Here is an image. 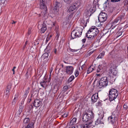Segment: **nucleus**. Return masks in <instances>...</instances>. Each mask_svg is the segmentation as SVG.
<instances>
[{"instance_id":"nucleus-1","label":"nucleus","mask_w":128,"mask_h":128,"mask_svg":"<svg viewBox=\"0 0 128 128\" xmlns=\"http://www.w3.org/2000/svg\"><path fill=\"white\" fill-rule=\"evenodd\" d=\"M99 32L96 27L92 26L87 32L86 36L90 40H91L92 42H94Z\"/></svg>"},{"instance_id":"nucleus-2","label":"nucleus","mask_w":128,"mask_h":128,"mask_svg":"<svg viewBox=\"0 0 128 128\" xmlns=\"http://www.w3.org/2000/svg\"><path fill=\"white\" fill-rule=\"evenodd\" d=\"M82 29L80 27H76L72 31L71 34V37L72 39L80 36L82 32Z\"/></svg>"},{"instance_id":"nucleus-3","label":"nucleus","mask_w":128,"mask_h":128,"mask_svg":"<svg viewBox=\"0 0 128 128\" xmlns=\"http://www.w3.org/2000/svg\"><path fill=\"white\" fill-rule=\"evenodd\" d=\"M117 92V90L114 88L110 90L108 96L110 101H111L114 100L117 97L118 95Z\"/></svg>"},{"instance_id":"nucleus-4","label":"nucleus","mask_w":128,"mask_h":128,"mask_svg":"<svg viewBox=\"0 0 128 128\" xmlns=\"http://www.w3.org/2000/svg\"><path fill=\"white\" fill-rule=\"evenodd\" d=\"M45 0H40V8L42 9H44L41 12V14H39V16L41 15L44 17H45L46 14L47 8L46 5L45 4Z\"/></svg>"},{"instance_id":"nucleus-5","label":"nucleus","mask_w":128,"mask_h":128,"mask_svg":"<svg viewBox=\"0 0 128 128\" xmlns=\"http://www.w3.org/2000/svg\"><path fill=\"white\" fill-rule=\"evenodd\" d=\"M108 80L107 77L104 76L100 78L98 86L100 88L106 87L108 85Z\"/></svg>"},{"instance_id":"nucleus-6","label":"nucleus","mask_w":128,"mask_h":128,"mask_svg":"<svg viewBox=\"0 0 128 128\" xmlns=\"http://www.w3.org/2000/svg\"><path fill=\"white\" fill-rule=\"evenodd\" d=\"M124 19V15L119 16L114 21L112 24V25H115L119 24L121 21Z\"/></svg>"},{"instance_id":"nucleus-7","label":"nucleus","mask_w":128,"mask_h":128,"mask_svg":"<svg viewBox=\"0 0 128 128\" xmlns=\"http://www.w3.org/2000/svg\"><path fill=\"white\" fill-rule=\"evenodd\" d=\"M66 72L68 74L71 75L73 72L74 68L72 66H66L65 67Z\"/></svg>"},{"instance_id":"nucleus-8","label":"nucleus","mask_w":128,"mask_h":128,"mask_svg":"<svg viewBox=\"0 0 128 128\" xmlns=\"http://www.w3.org/2000/svg\"><path fill=\"white\" fill-rule=\"evenodd\" d=\"M117 120V118L115 116L114 114H112L111 116L109 117L108 118V120L112 124H115Z\"/></svg>"},{"instance_id":"nucleus-9","label":"nucleus","mask_w":128,"mask_h":128,"mask_svg":"<svg viewBox=\"0 0 128 128\" xmlns=\"http://www.w3.org/2000/svg\"><path fill=\"white\" fill-rule=\"evenodd\" d=\"M78 5L76 3H74L68 9L67 12H71L73 11L77 8Z\"/></svg>"},{"instance_id":"nucleus-10","label":"nucleus","mask_w":128,"mask_h":128,"mask_svg":"<svg viewBox=\"0 0 128 128\" xmlns=\"http://www.w3.org/2000/svg\"><path fill=\"white\" fill-rule=\"evenodd\" d=\"M42 103V100L36 99L34 100V105L36 107H38L40 106Z\"/></svg>"},{"instance_id":"nucleus-11","label":"nucleus","mask_w":128,"mask_h":128,"mask_svg":"<svg viewBox=\"0 0 128 128\" xmlns=\"http://www.w3.org/2000/svg\"><path fill=\"white\" fill-rule=\"evenodd\" d=\"M82 120L84 122H88L91 119L90 117L88 116L86 112L84 113L83 114Z\"/></svg>"},{"instance_id":"nucleus-12","label":"nucleus","mask_w":128,"mask_h":128,"mask_svg":"<svg viewBox=\"0 0 128 128\" xmlns=\"http://www.w3.org/2000/svg\"><path fill=\"white\" fill-rule=\"evenodd\" d=\"M61 4L57 0H56L55 3L54 4V10L56 11L58 10L59 8L61 6Z\"/></svg>"},{"instance_id":"nucleus-13","label":"nucleus","mask_w":128,"mask_h":128,"mask_svg":"<svg viewBox=\"0 0 128 128\" xmlns=\"http://www.w3.org/2000/svg\"><path fill=\"white\" fill-rule=\"evenodd\" d=\"M98 98V93H95L93 95L91 98V100L92 102H96L97 101Z\"/></svg>"},{"instance_id":"nucleus-14","label":"nucleus","mask_w":128,"mask_h":128,"mask_svg":"<svg viewBox=\"0 0 128 128\" xmlns=\"http://www.w3.org/2000/svg\"><path fill=\"white\" fill-rule=\"evenodd\" d=\"M46 29V25L44 23L42 24V27L41 29V32L42 33H44Z\"/></svg>"},{"instance_id":"nucleus-15","label":"nucleus","mask_w":128,"mask_h":128,"mask_svg":"<svg viewBox=\"0 0 128 128\" xmlns=\"http://www.w3.org/2000/svg\"><path fill=\"white\" fill-rule=\"evenodd\" d=\"M88 116L90 117V118L91 119L93 118L94 117V114L92 111H88L87 112H86Z\"/></svg>"},{"instance_id":"nucleus-16","label":"nucleus","mask_w":128,"mask_h":128,"mask_svg":"<svg viewBox=\"0 0 128 128\" xmlns=\"http://www.w3.org/2000/svg\"><path fill=\"white\" fill-rule=\"evenodd\" d=\"M94 10L92 8H90L86 12V14L88 16H90L91 14H93L94 11H93Z\"/></svg>"},{"instance_id":"nucleus-17","label":"nucleus","mask_w":128,"mask_h":128,"mask_svg":"<svg viewBox=\"0 0 128 128\" xmlns=\"http://www.w3.org/2000/svg\"><path fill=\"white\" fill-rule=\"evenodd\" d=\"M34 122H32L31 123H30L27 126V127L24 126L22 128H34Z\"/></svg>"},{"instance_id":"nucleus-18","label":"nucleus","mask_w":128,"mask_h":128,"mask_svg":"<svg viewBox=\"0 0 128 128\" xmlns=\"http://www.w3.org/2000/svg\"><path fill=\"white\" fill-rule=\"evenodd\" d=\"M92 125V122H89L88 124H86L82 126V128H88Z\"/></svg>"},{"instance_id":"nucleus-19","label":"nucleus","mask_w":128,"mask_h":128,"mask_svg":"<svg viewBox=\"0 0 128 128\" xmlns=\"http://www.w3.org/2000/svg\"><path fill=\"white\" fill-rule=\"evenodd\" d=\"M98 20L100 22H104L106 19H105V18H104L101 16H98Z\"/></svg>"},{"instance_id":"nucleus-20","label":"nucleus","mask_w":128,"mask_h":128,"mask_svg":"<svg viewBox=\"0 0 128 128\" xmlns=\"http://www.w3.org/2000/svg\"><path fill=\"white\" fill-rule=\"evenodd\" d=\"M76 118H74L73 119L70 120V125L72 126L75 124L76 123Z\"/></svg>"},{"instance_id":"nucleus-21","label":"nucleus","mask_w":128,"mask_h":128,"mask_svg":"<svg viewBox=\"0 0 128 128\" xmlns=\"http://www.w3.org/2000/svg\"><path fill=\"white\" fill-rule=\"evenodd\" d=\"M30 119L29 118H25L23 122V124L24 126L28 124L29 122Z\"/></svg>"},{"instance_id":"nucleus-22","label":"nucleus","mask_w":128,"mask_h":128,"mask_svg":"<svg viewBox=\"0 0 128 128\" xmlns=\"http://www.w3.org/2000/svg\"><path fill=\"white\" fill-rule=\"evenodd\" d=\"M29 88H27V89L25 90L24 92V98H25L27 96V94L29 92Z\"/></svg>"},{"instance_id":"nucleus-23","label":"nucleus","mask_w":128,"mask_h":128,"mask_svg":"<svg viewBox=\"0 0 128 128\" xmlns=\"http://www.w3.org/2000/svg\"><path fill=\"white\" fill-rule=\"evenodd\" d=\"M116 69L115 68L112 67H111L110 68L109 73L110 74V75H112V74L113 72H114Z\"/></svg>"},{"instance_id":"nucleus-24","label":"nucleus","mask_w":128,"mask_h":128,"mask_svg":"<svg viewBox=\"0 0 128 128\" xmlns=\"http://www.w3.org/2000/svg\"><path fill=\"white\" fill-rule=\"evenodd\" d=\"M102 65H99L98 66L97 69V72H102Z\"/></svg>"},{"instance_id":"nucleus-25","label":"nucleus","mask_w":128,"mask_h":128,"mask_svg":"<svg viewBox=\"0 0 128 128\" xmlns=\"http://www.w3.org/2000/svg\"><path fill=\"white\" fill-rule=\"evenodd\" d=\"M100 16H102L105 18V19H106L107 17V15L106 14L103 12H101L99 14V15Z\"/></svg>"},{"instance_id":"nucleus-26","label":"nucleus","mask_w":128,"mask_h":128,"mask_svg":"<svg viewBox=\"0 0 128 128\" xmlns=\"http://www.w3.org/2000/svg\"><path fill=\"white\" fill-rule=\"evenodd\" d=\"M18 95L17 94L15 95V97L12 102V104H15L16 101L18 99Z\"/></svg>"},{"instance_id":"nucleus-27","label":"nucleus","mask_w":128,"mask_h":128,"mask_svg":"<svg viewBox=\"0 0 128 128\" xmlns=\"http://www.w3.org/2000/svg\"><path fill=\"white\" fill-rule=\"evenodd\" d=\"M92 66H91L88 68L87 71V74H89V73L92 72L93 70V68L92 67Z\"/></svg>"},{"instance_id":"nucleus-28","label":"nucleus","mask_w":128,"mask_h":128,"mask_svg":"<svg viewBox=\"0 0 128 128\" xmlns=\"http://www.w3.org/2000/svg\"><path fill=\"white\" fill-rule=\"evenodd\" d=\"M48 54L46 52L42 56V58H43L44 59L47 58L48 56Z\"/></svg>"},{"instance_id":"nucleus-29","label":"nucleus","mask_w":128,"mask_h":128,"mask_svg":"<svg viewBox=\"0 0 128 128\" xmlns=\"http://www.w3.org/2000/svg\"><path fill=\"white\" fill-rule=\"evenodd\" d=\"M74 77L73 76H72L69 78L68 80V82H71L74 79Z\"/></svg>"},{"instance_id":"nucleus-30","label":"nucleus","mask_w":128,"mask_h":128,"mask_svg":"<svg viewBox=\"0 0 128 128\" xmlns=\"http://www.w3.org/2000/svg\"><path fill=\"white\" fill-rule=\"evenodd\" d=\"M102 122L100 120V119L98 118L95 122V124L96 125H97L100 124L102 123Z\"/></svg>"},{"instance_id":"nucleus-31","label":"nucleus","mask_w":128,"mask_h":128,"mask_svg":"<svg viewBox=\"0 0 128 128\" xmlns=\"http://www.w3.org/2000/svg\"><path fill=\"white\" fill-rule=\"evenodd\" d=\"M104 52H102L98 55L97 58H102L104 55Z\"/></svg>"},{"instance_id":"nucleus-32","label":"nucleus","mask_w":128,"mask_h":128,"mask_svg":"<svg viewBox=\"0 0 128 128\" xmlns=\"http://www.w3.org/2000/svg\"><path fill=\"white\" fill-rule=\"evenodd\" d=\"M68 86H64L63 88V91L66 92L68 89Z\"/></svg>"},{"instance_id":"nucleus-33","label":"nucleus","mask_w":128,"mask_h":128,"mask_svg":"<svg viewBox=\"0 0 128 128\" xmlns=\"http://www.w3.org/2000/svg\"><path fill=\"white\" fill-rule=\"evenodd\" d=\"M80 14V13L78 11H77L76 13L74 15V17L76 18H78V16Z\"/></svg>"},{"instance_id":"nucleus-34","label":"nucleus","mask_w":128,"mask_h":128,"mask_svg":"<svg viewBox=\"0 0 128 128\" xmlns=\"http://www.w3.org/2000/svg\"><path fill=\"white\" fill-rule=\"evenodd\" d=\"M118 73V71L116 69L115 70H114V72H113L112 74H113L114 76H116Z\"/></svg>"},{"instance_id":"nucleus-35","label":"nucleus","mask_w":128,"mask_h":128,"mask_svg":"<svg viewBox=\"0 0 128 128\" xmlns=\"http://www.w3.org/2000/svg\"><path fill=\"white\" fill-rule=\"evenodd\" d=\"M79 74V72L78 70H76L75 72V75L76 77H77Z\"/></svg>"},{"instance_id":"nucleus-36","label":"nucleus","mask_w":128,"mask_h":128,"mask_svg":"<svg viewBox=\"0 0 128 128\" xmlns=\"http://www.w3.org/2000/svg\"><path fill=\"white\" fill-rule=\"evenodd\" d=\"M67 4H70L72 2V0H63Z\"/></svg>"},{"instance_id":"nucleus-37","label":"nucleus","mask_w":128,"mask_h":128,"mask_svg":"<svg viewBox=\"0 0 128 128\" xmlns=\"http://www.w3.org/2000/svg\"><path fill=\"white\" fill-rule=\"evenodd\" d=\"M11 85L10 84L8 85L6 88V90H10L11 88Z\"/></svg>"},{"instance_id":"nucleus-38","label":"nucleus","mask_w":128,"mask_h":128,"mask_svg":"<svg viewBox=\"0 0 128 128\" xmlns=\"http://www.w3.org/2000/svg\"><path fill=\"white\" fill-rule=\"evenodd\" d=\"M121 0H110L111 2L113 3L118 2H120Z\"/></svg>"},{"instance_id":"nucleus-39","label":"nucleus","mask_w":128,"mask_h":128,"mask_svg":"<svg viewBox=\"0 0 128 128\" xmlns=\"http://www.w3.org/2000/svg\"><path fill=\"white\" fill-rule=\"evenodd\" d=\"M123 108L125 110H126L128 108V106L127 104H125L123 106Z\"/></svg>"},{"instance_id":"nucleus-40","label":"nucleus","mask_w":128,"mask_h":128,"mask_svg":"<svg viewBox=\"0 0 128 128\" xmlns=\"http://www.w3.org/2000/svg\"><path fill=\"white\" fill-rule=\"evenodd\" d=\"M56 36L55 37L56 39V40H58L59 36V34L58 32H56Z\"/></svg>"},{"instance_id":"nucleus-41","label":"nucleus","mask_w":128,"mask_h":128,"mask_svg":"<svg viewBox=\"0 0 128 128\" xmlns=\"http://www.w3.org/2000/svg\"><path fill=\"white\" fill-rule=\"evenodd\" d=\"M46 83L44 82H40V84L41 86L43 88H44V86L45 84Z\"/></svg>"},{"instance_id":"nucleus-42","label":"nucleus","mask_w":128,"mask_h":128,"mask_svg":"<svg viewBox=\"0 0 128 128\" xmlns=\"http://www.w3.org/2000/svg\"><path fill=\"white\" fill-rule=\"evenodd\" d=\"M22 110H21L20 109H19L18 110L17 112L18 113V114H20L21 112H22Z\"/></svg>"},{"instance_id":"nucleus-43","label":"nucleus","mask_w":128,"mask_h":128,"mask_svg":"<svg viewBox=\"0 0 128 128\" xmlns=\"http://www.w3.org/2000/svg\"><path fill=\"white\" fill-rule=\"evenodd\" d=\"M62 116L63 118H66V117L68 116V114L67 113H66L62 115Z\"/></svg>"},{"instance_id":"nucleus-44","label":"nucleus","mask_w":128,"mask_h":128,"mask_svg":"<svg viewBox=\"0 0 128 128\" xmlns=\"http://www.w3.org/2000/svg\"><path fill=\"white\" fill-rule=\"evenodd\" d=\"M33 108V106L32 105H30L29 106V110H31V109Z\"/></svg>"},{"instance_id":"nucleus-45","label":"nucleus","mask_w":128,"mask_h":128,"mask_svg":"<svg viewBox=\"0 0 128 128\" xmlns=\"http://www.w3.org/2000/svg\"><path fill=\"white\" fill-rule=\"evenodd\" d=\"M46 82L47 80H46V79L45 78H44V79H43L42 81L41 82H44L46 83Z\"/></svg>"},{"instance_id":"nucleus-46","label":"nucleus","mask_w":128,"mask_h":128,"mask_svg":"<svg viewBox=\"0 0 128 128\" xmlns=\"http://www.w3.org/2000/svg\"><path fill=\"white\" fill-rule=\"evenodd\" d=\"M27 43H28V41H26L25 43V44L24 45V46L23 47V49H24L26 47V46L27 44Z\"/></svg>"},{"instance_id":"nucleus-47","label":"nucleus","mask_w":128,"mask_h":128,"mask_svg":"<svg viewBox=\"0 0 128 128\" xmlns=\"http://www.w3.org/2000/svg\"><path fill=\"white\" fill-rule=\"evenodd\" d=\"M16 67L15 66H14L13 67L12 70L13 71V74H15V72H14V69L16 68Z\"/></svg>"},{"instance_id":"nucleus-48","label":"nucleus","mask_w":128,"mask_h":128,"mask_svg":"<svg viewBox=\"0 0 128 128\" xmlns=\"http://www.w3.org/2000/svg\"><path fill=\"white\" fill-rule=\"evenodd\" d=\"M72 16H73V14H71L69 16L68 18V19L70 18H72Z\"/></svg>"},{"instance_id":"nucleus-49","label":"nucleus","mask_w":128,"mask_h":128,"mask_svg":"<svg viewBox=\"0 0 128 128\" xmlns=\"http://www.w3.org/2000/svg\"><path fill=\"white\" fill-rule=\"evenodd\" d=\"M70 50L72 52H76L77 50H73L72 49H71Z\"/></svg>"},{"instance_id":"nucleus-50","label":"nucleus","mask_w":128,"mask_h":128,"mask_svg":"<svg viewBox=\"0 0 128 128\" xmlns=\"http://www.w3.org/2000/svg\"><path fill=\"white\" fill-rule=\"evenodd\" d=\"M9 91H10V90H6V95H7L9 94Z\"/></svg>"},{"instance_id":"nucleus-51","label":"nucleus","mask_w":128,"mask_h":128,"mask_svg":"<svg viewBox=\"0 0 128 128\" xmlns=\"http://www.w3.org/2000/svg\"><path fill=\"white\" fill-rule=\"evenodd\" d=\"M31 30V29L30 28L29 29V30H28V34L29 35L30 34V33H31V31H30Z\"/></svg>"},{"instance_id":"nucleus-52","label":"nucleus","mask_w":128,"mask_h":128,"mask_svg":"<svg viewBox=\"0 0 128 128\" xmlns=\"http://www.w3.org/2000/svg\"><path fill=\"white\" fill-rule=\"evenodd\" d=\"M53 68L52 67H51L50 68V76H51V74L52 72V71L53 70Z\"/></svg>"},{"instance_id":"nucleus-53","label":"nucleus","mask_w":128,"mask_h":128,"mask_svg":"<svg viewBox=\"0 0 128 128\" xmlns=\"http://www.w3.org/2000/svg\"><path fill=\"white\" fill-rule=\"evenodd\" d=\"M86 40V39L85 38H84L82 40V41L83 43H85Z\"/></svg>"},{"instance_id":"nucleus-54","label":"nucleus","mask_w":128,"mask_h":128,"mask_svg":"<svg viewBox=\"0 0 128 128\" xmlns=\"http://www.w3.org/2000/svg\"><path fill=\"white\" fill-rule=\"evenodd\" d=\"M23 106H22L20 105L19 108V109L22 110L23 109Z\"/></svg>"},{"instance_id":"nucleus-55","label":"nucleus","mask_w":128,"mask_h":128,"mask_svg":"<svg viewBox=\"0 0 128 128\" xmlns=\"http://www.w3.org/2000/svg\"><path fill=\"white\" fill-rule=\"evenodd\" d=\"M31 100V98H29L28 99V100L27 102L28 103H29L30 102Z\"/></svg>"},{"instance_id":"nucleus-56","label":"nucleus","mask_w":128,"mask_h":128,"mask_svg":"<svg viewBox=\"0 0 128 128\" xmlns=\"http://www.w3.org/2000/svg\"><path fill=\"white\" fill-rule=\"evenodd\" d=\"M98 105V106H100L101 105V102L100 101H99L97 103Z\"/></svg>"},{"instance_id":"nucleus-57","label":"nucleus","mask_w":128,"mask_h":128,"mask_svg":"<svg viewBox=\"0 0 128 128\" xmlns=\"http://www.w3.org/2000/svg\"><path fill=\"white\" fill-rule=\"evenodd\" d=\"M57 50V49L56 48H55L54 50V52L56 54V53Z\"/></svg>"},{"instance_id":"nucleus-58","label":"nucleus","mask_w":128,"mask_h":128,"mask_svg":"<svg viewBox=\"0 0 128 128\" xmlns=\"http://www.w3.org/2000/svg\"><path fill=\"white\" fill-rule=\"evenodd\" d=\"M122 32L121 31L119 33H118V36H119L121 35L122 34Z\"/></svg>"},{"instance_id":"nucleus-59","label":"nucleus","mask_w":128,"mask_h":128,"mask_svg":"<svg viewBox=\"0 0 128 128\" xmlns=\"http://www.w3.org/2000/svg\"><path fill=\"white\" fill-rule=\"evenodd\" d=\"M49 40V38L47 37L46 40V42H48Z\"/></svg>"},{"instance_id":"nucleus-60","label":"nucleus","mask_w":128,"mask_h":128,"mask_svg":"<svg viewBox=\"0 0 128 128\" xmlns=\"http://www.w3.org/2000/svg\"><path fill=\"white\" fill-rule=\"evenodd\" d=\"M12 24H14L16 22L14 21H12Z\"/></svg>"},{"instance_id":"nucleus-61","label":"nucleus","mask_w":128,"mask_h":128,"mask_svg":"<svg viewBox=\"0 0 128 128\" xmlns=\"http://www.w3.org/2000/svg\"><path fill=\"white\" fill-rule=\"evenodd\" d=\"M110 1V0H107L105 2L104 4H106L107 3V2H109V1Z\"/></svg>"},{"instance_id":"nucleus-62","label":"nucleus","mask_w":128,"mask_h":128,"mask_svg":"<svg viewBox=\"0 0 128 128\" xmlns=\"http://www.w3.org/2000/svg\"><path fill=\"white\" fill-rule=\"evenodd\" d=\"M118 58V60H120L121 59V58L120 57Z\"/></svg>"},{"instance_id":"nucleus-63","label":"nucleus","mask_w":128,"mask_h":128,"mask_svg":"<svg viewBox=\"0 0 128 128\" xmlns=\"http://www.w3.org/2000/svg\"><path fill=\"white\" fill-rule=\"evenodd\" d=\"M39 44L38 43H35L34 44V45H36V44Z\"/></svg>"},{"instance_id":"nucleus-64","label":"nucleus","mask_w":128,"mask_h":128,"mask_svg":"<svg viewBox=\"0 0 128 128\" xmlns=\"http://www.w3.org/2000/svg\"><path fill=\"white\" fill-rule=\"evenodd\" d=\"M55 24V23H53V26H54Z\"/></svg>"}]
</instances>
